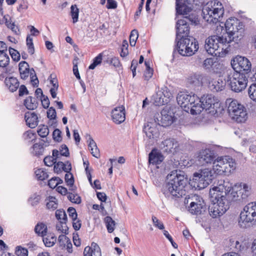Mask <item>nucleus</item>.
Listing matches in <instances>:
<instances>
[{"mask_svg":"<svg viewBox=\"0 0 256 256\" xmlns=\"http://www.w3.org/2000/svg\"><path fill=\"white\" fill-rule=\"evenodd\" d=\"M86 137L88 138V148L90 150V148H97L96 144V142L94 140L92 136L90 134H86Z\"/></svg>","mask_w":256,"mask_h":256,"instance_id":"62","label":"nucleus"},{"mask_svg":"<svg viewBox=\"0 0 256 256\" xmlns=\"http://www.w3.org/2000/svg\"><path fill=\"white\" fill-rule=\"evenodd\" d=\"M190 20L185 17L183 19L179 20L176 22V41L178 39L190 37V26L188 22Z\"/></svg>","mask_w":256,"mask_h":256,"instance_id":"14","label":"nucleus"},{"mask_svg":"<svg viewBox=\"0 0 256 256\" xmlns=\"http://www.w3.org/2000/svg\"><path fill=\"white\" fill-rule=\"evenodd\" d=\"M228 101L230 102H228V112L230 118L238 123L245 122L248 113L244 106L236 100H227L228 102Z\"/></svg>","mask_w":256,"mask_h":256,"instance_id":"6","label":"nucleus"},{"mask_svg":"<svg viewBox=\"0 0 256 256\" xmlns=\"http://www.w3.org/2000/svg\"><path fill=\"white\" fill-rule=\"evenodd\" d=\"M178 146V142L172 138H167L164 140L161 146L163 151L168 153L176 152Z\"/></svg>","mask_w":256,"mask_h":256,"instance_id":"19","label":"nucleus"},{"mask_svg":"<svg viewBox=\"0 0 256 256\" xmlns=\"http://www.w3.org/2000/svg\"><path fill=\"white\" fill-rule=\"evenodd\" d=\"M204 108L206 110H210L209 112L212 114H218L222 110L220 104L217 98H216L212 94L204 95L200 98Z\"/></svg>","mask_w":256,"mask_h":256,"instance_id":"10","label":"nucleus"},{"mask_svg":"<svg viewBox=\"0 0 256 256\" xmlns=\"http://www.w3.org/2000/svg\"><path fill=\"white\" fill-rule=\"evenodd\" d=\"M24 118L26 124L30 128H36L38 122V118L34 112H27L25 114Z\"/></svg>","mask_w":256,"mask_h":256,"instance_id":"22","label":"nucleus"},{"mask_svg":"<svg viewBox=\"0 0 256 256\" xmlns=\"http://www.w3.org/2000/svg\"><path fill=\"white\" fill-rule=\"evenodd\" d=\"M68 198L73 203L79 204L81 202V198L78 194L69 192Z\"/></svg>","mask_w":256,"mask_h":256,"instance_id":"51","label":"nucleus"},{"mask_svg":"<svg viewBox=\"0 0 256 256\" xmlns=\"http://www.w3.org/2000/svg\"><path fill=\"white\" fill-rule=\"evenodd\" d=\"M34 232L38 236L44 237L48 232L47 226L43 222H38L34 227Z\"/></svg>","mask_w":256,"mask_h":256,"instance_id":"29","label":"nucleus"},{"mask_svg":"<svg viewBox=\"0 0 256 256\" xmlns=\"http://www.w3.org/2000/svg\"><path fill=\"white\" fill-rule=\"evenodd\" d=\"M62 180L59 178H52L48 182V186L52 188H55L58 184L62 183Z\"/></svg>","mask_w":256,"mask_h":256,"instance_id":"53","label":"nucleus"},{"mask_svg":"<svg viewBox=\"0 0 256 256\" xmlns=\"http://www.w3.org/2000/svg\"><path fill=\"white\" fill-rule=\"evenodd\" d=\"M206 210V204L190 202L188 210L192 214L198 215L205 212Z\"/></svg>","mask_w":256,"mask_h":256,"instance_id":"25","label":"nucleus"},{"mask_svg":"<svg viewBox=\"0 0 256 256\" xmlns=\"http://www.w3.org/2000/svg\"><path fill=\"white\" fill-rule=\"evenodd\" d=\"M143 131L150 139L156 138L158 136V129L156 126H152V124H148L146 126H144Z\"/></svg>","mask_w":256,"mask_h":256,"instance_id":"27","label":"nucleus"},{"mask_svg":"<svg viewBox=\"0 0 256 256\" xmlns=\"http://www.w3.org/2000/svg\"><path fill=\"white\" fill-rule=\"evenodd\" d=\"M36 178L40 180H44L48 178V174L46 172L42 169H38L35 171Z\"/></svg>","mask_w":256,"mask_h":256,"instance_id":"45","label":"nucleus"},{"mask_svg":"<svg viewBox=\"0 0 256 256\" xmlns=\"http://www.w3.org/2000/svg\"><path fill=\"white\" fill-rule=\"evenodd\" d=\"M42 240L46 246L52 247L56 242V238L54 234H50L48 235L46 237L44 236Z\"/></svg>","mask_w":256,"mask_h":256,"instance_id":"34","label":"nucleus"},{"mask_svg":"<svg viewBox=\"0 0 256 256\" xmlns=\"http://www.w3.org/2000/svg\"><path fill=\"white\" fill-rule=\"evenodd\" d=\"M60 156H64L68 157L70 155L69 151L68 148L65 144H62L60 148Z\"/></svg>","mask_w":256,"mask_h":256,"instance_id":"64","label":"nucleus"},{"mask_svg":"<svg viewBox=\"0 0 256 256\" xmlns=\"http://www.w3.org/2000/svg\"><path fill=\"white\" fill-rule=\"evenodd\" d=\"M9 53L13 60L18 62L20 60V54L15 49L12 48H9Z\"/></svg>","mask_w":256,"mask_h":256,"instance_id":"54","label":"nucleus"},{"mask_svg":"<svg viewBox=\"0 0 256 256\" xmlns=\"http://www.w3.org/2000/svg\"><path fill=\"white\" fill-rule=\"evenodd\" d=\"M188 202H194L196 204H205L202 198L198 194H192L188 196V198H185L184 203L188 204Z\"/></svg>","mask_w":256,"mask_h":256,"instance_id":"35","label":"nucleus"},{"mask_svg":"<svg viewBox=\"0 0 256 256\" xmlns=\"http://www.w3.org/2000/svg\"><path fill=\"white\" fill-rule=\"evenodd\" d=\"M231 65L234 70L232 72H248L252 68L250 61L246 58L240 56H237L232 60Z\"/></svg>","mask_w":256,"mask_h":256,"instance_id":"12","label":"nucleus"},{"mask_svg":"<svg viewBox=\"0 0 256 256\" xmlns=\"http://www.w3.org/2000/svg\"><path fill=\"white\" fill-rule=\"evenodd\" d=\"M38 134L42 138H46L49 134V129L46 126H40L38 130Z\"/></svg>","mask_w":256,"mask_h":256,"instance_id":"44","label":"nucleus"},{"mask_svg":"<svg viewBox=\"0 0 256 256\" xmlns=\"http://www.w3.org/2000/svg\"><path fill=\"white\" fill-rule=\"evenodd\" d=\"M174 113L168 108H164L160 112V116L157 118L159 125L166 127L171 125L174 120Z\"/></svg>","mask_w":256,"mask_h":256,"instance_id":"16","label":"nucleus"},{"mask_svg":"<svg viewBox=\"0 0 256 256\" xmlns=\"http://www.w3.org/2000/svg\"><path fill=\"white\" fill-rule=\"evenodd\" d=\"M236 163L231 156H226L218 158L214 162L212 170L218 175L228 174L235 170Z\"/></svg>","mask_w":256,"mask_h":256,"instance_id":"7","label":"nucleus"},{"mask_svg":"<svg viewBox=\"0 0 256 256\" xmlns=\"http://www.w3.org/2000/svg\"><path fill=\"white\" fill-rule=\"evenodd\" d=\"M202 14L203 18L208 23L222 22L224 14L223 4L216 0L208 2L203 6Z\"/></svg>","mask_w":256,"mask_h":256,"instance_id":"3","label":"nucleus"},{"mask_svg":"<svg viewBox=\"0 0 256 256\" xmlns=\"http://www.w3.org/2000/svg\"><path fill=\"white\" fill-rule=\"evenodd\" d=\"M43 151V144L36 143L33 145L31 153L35 156H39L42 154Z\"/></svg>","mask_w":256,"mask_h":256,"instance_id":"39","label":"nucleus"},{"mask_svg":"<svg viewBox=\"0 0 256 256\" xmlns=\"http://www.w3.org/2000/svg\"><path fill=\"white\" fill-rule=\"evenodd\" d=\"M102 54H98L94 60L92 64L89 66L88 68L94 70L95 68L100 64L102 62Z\"/></svg>","mask_w":256,"mask_h":256,"instance_id":"49","label":"nucleus"},{"mask_svg":"<svg viewBox=\"0 0 256 256\" xmlns=\"http://www.w3.org/2000/svg\"><path fill=\"white\" fill-rule=\"evenodd\" d=\"M138 31L136 30H133L130 32V43L132 46H134L136 45V41L138 38Z\"/></svg>","mask_w":256,"mask_h":256,"instance_id":"47","label":"nucleus"},{"mask_svg":"<svg viewBox=\"0 0 256 256\" xmlns=\"http://www.w3.org/2000/svg\"><path fill=\"white\" fill-rule=\"evenodd\" d=\"M128 43L126 40H124L122 42V48L121 50L120 56L122 57H125L128 54Z\"/></svg>","mask_w":256,"mask_h":256,"instance_id":"56","label":"nucleus"},{"mask_svg":"<svg viewBox=\"0 0 256 256\" xmlns=\"http://www.w3.org/2000/svg\"><path fill=\"white\" fill-rule=\"evenodd\" d=\"M68 213L69 216L72 220H76L77 218V213L76 210L74 208L72 207H70L68 209Z\"/></svg>","mask_w":256,"mask_h":256,"instance_id":"63","label":"nucleus"},{"mask_svg":"<svg viewBox=\"0 0 256 256\" xmlns=\"http://www.w3.org/2000/svg\"><path fill=\"white\" fill-rule=\"evenodd\" d=\"M18 66L21 78L26 80L30 75L32 85L34 87H37L38 84V80L34 68L30 69L28 63L25 61L20 62Z\"/></svg>","mask_w":256,"mask_h":256,"instance_id":"11","label":"nucleus"},{"mask_svg":"<svg viewBox=\"0 0 256 256\" xmlns=\"http://www.w3.org/2000/svg\"><path fill=\"white\" fill-rule=\"evenodd\" d=\"M152 220L154 226L158 228L160 230H164V226L162 222L160 221L156 216H152Z\"/></svg>","mask_w":256,"mask_h":256,"instance_id":"60","label":"nucleus"},{"mask_svg":"<svg viewBox=\"0 0 256 256\" xmlns=\"http://www.w3.org/2000/svg\"><path fill=\"white\" fill-rule=\"evenodd\" d=\"M216 58H208L203 62L202 66L205 70H210Z\"/></svg>","mask_w":256,"mask_h":256,"instance_id":"52","label":"nucleus"},{"mask_svg":"<svg viewBox=\"0 0 256 256\" xmlns=\"http://www.w3.org/2000/svg\"><path fill=\"white\" fill-rule=\"evenodd\" d=\"M56 217L60 222L65 223L67 220L66 212L63 210H58L56 212Z\"/></svg>","mask_w":256,"mask_h":256,"instance_id":"42","label":"nucleus"},{"mask_svg":"<svg viewBox=\"0 0 256 256\" xmlns=\"http://www.w3.org/2000/svg\"><path fill=\"white\" fill-rule=\"evenodd\" d=\"M168 182L165 186V190L172 196L179 198L184 194V188L187 184V180L184 174H178L176 171L167 176Z\"/></svg>","mask_w":256,"mask_h":256,"instance_id":"4","label":"nucleus"},{"mask_svg":"<svg viewBox=\"0 0 256 256\" xmlns=\"http://www.w3.org/2000/svg\"><path fill=\"white\" fill-rule=\"evenodd\" d=\"M60 223L58 224H57L56 225V229L60 231V232L67 234V232L68 231V228L66 226V222L64 223H62L61 222H60Z\"/></svg>","mask_w":256,"mask_h":256,"instance_id":"57","label":"nucleus"},{"mask_svg":"<svg viewBox=\"0 0 256 256\" xmlns=\"http://www.w3.org/2000/svg\"><path fill=\"white\" fill-rule=\"evenodd\" d=\"M196 99V96L193 94L191 95L188 92H179L176 97L178 104L185 112H188L189 107Z\"/></svg>","mask_w":256,"mask_h":256,"instance_id":"13","label":"nucleus"},{"mask_svg":"<svg viewBox=\"0 0 256 256\" xmlns=\"http://www.w3.org/2000/svg\"><path fill=\"white\" fill-rule=\"evenodd\" d=\"M44 162L46 166H51L56 162V160L52 156H47L44 158Z\"/></svg>","mask_w":256,"mask_h":256,"instance_id":"59","label":"nucleus"},{"mask_svg":"<svg viewBox=\"0 0 256 256\" xmlns=\"http://www.w3.org/2000/svg\"><path fill=\"white\" fill-rule=\"evenodd\" d=\"M164 160L162 155L159 152L153 150L149 154L148 161L152 164H159Z\"/></svg>","mask_w":256,"mask_h":256,"instance_id":"26","label":"nucleus"},{"mask_svg":"<svg viewBox=\"0 0 256 256\" xmlns=\"http://www.w3.org/2000/svg\"><path fill=\"white\" fill-rule=\"evenodd\" d=\"M15 253L17 256H28V250L26 248L21 246H17L16 248Z\"/></svg>","mask_w":256,"mask_h":256,"instance_id":"55","label":"nucleus"},{"mask_svg":"<svg viewBox=\"0 0 256 256\" xmlns=\"http://www.w3.org/2000/svg\"><path fill=\"white\" fill-rule=\"evenodd\" d=\"M234 187L238 191H235L228 182L221 180L218 186L210 190L211 204L208 212L211 217L220 216L229 208L231 202L238 200L239 196L242 200H246L252 194V186L249 184L237 183Z\"/></svg>","mask_w":256,"mask_h":256,"instance_id":"1","label":"nucleus"},{"mask_svg":"<svg viewBox=\"0 0 256 256\" xmlns=\"http://www.w3.org/2000/svg\"><path fill=\"white\" fill-rule=\"evenodd\" d=\"M111 114L113 122L116 124L122 123L126 119L125 109L122 106L115 108L112 110Z\"/></svg>","mask_w":256,"mask_h":256,"instance_id":"18","label":"nucleus"},{"mask_svg":"<svg viewBox=\"0 0 256 256\" xmlns=\"http://www.w3.org/2000/svg\"><path fill=\"white\" fill-rule=\"evenodd\" d=\"M188 40H190L188 47L192 48V53L194 54L198 49V42L195 38L192 36L188 37Z\"/></svg>","mask_w":256,"mask_h":256,"instance_id":"48","label":"nucleus"},{"mask_svg":"<svg viewBox=\"0 0 256 256\" xmlns=\"http://www.w3.org/2000/svg\"><path fill=\"white\" fill-rule=\"evenodd\" d=\"M214 158L213 151L206 148L199 152L197 158L200 164L204 165L208 164H214L216 161L214 160Z\"/></svg>","mask_w":256,"mask_h":256,"instance_id":"17","label":"nucleus"},{"mask_svg":"<svg viewBox=\"0 0 256 256\" xmlns=\"http://www.w3.org/2000/svg\"><path fill=\"white\" fill-rule=\"evenodd\" d=\"M226 80L232 90L235 92L244 90L248 84V78L244 74L232 70L228 72Z\"/></svg>","mask_w":256,"mask_h":256,"instance_id":"8","label":"nucleus"},{"mask_svg":"<svg viewBox=\"0 0 256 256\" xmlns=\"http://www.w3.org/2000/svg\"><path fill=\"white\" fill-rule=\"evenodd\" d=\"M176 11L180 14H186L191 8L184 3V0H176Z\"/></svg>","mask_w":256,"mask_h":256,"instance_id":"28","label":"nucleus"},{"mask_svg":"<svg viewBox=\"0 0 256 256\" xmlns=\"http://www.w3.org/2000/svg\"><path fill=\"white\" fill-rule=\"evenodd\" d=\"M4 18L5 20V24L8 28H10L16 34H19L20 32L18 28V27L16 26L14 22H12L9 16H5L4 17Z\"/></svg>","mask_w":256,"mask_h":256,"instance_id":"33","label":"nucleus"},{"mask_svg":"<svg viewBox=\"0 0 256 256\" xmlns=\"http://www.w3.org/2000/svg\"><path fill=\"white\" fill-rule=\"evenodd\" d=\"M23 138L25 140L28 142H34L36 140V134L32 132V130H29L23 134Z\"/></svg>","mask_w":256,"mask_h":256,"instance_id":"40","label":"nucleus"},{"mask_svg":"<svg viewBox=\"0 0 256 256\" xmlns=\"http://www.w3.org/2000/svg\"><path fill=\"white\" fill-rule=\"evenodd\" d=\"M256 223V202L248 204L241 211L238 220L239 226L246 228L249 224Z\"/></svg>","mask_w":256,"mask_h":256,"instance_id":"9","label":"nucleus"},{"mask_svg":"<svg viewBox=\"0 0 256 256\" xmlns=\"http://www.w3.org/2000/svg\"><path fill=\"white\" fill-rule=\"evenodd\" d=\"M192 104L191 106L189 107V110L186 112H190L192 114H199L204 109L200 99L197 96L195 102Z\"/></svg>","mask_w":256,"mask_h":256,"instance_id":"24","label":"nucleus"},{"mask_svg":"<svg viewBox=\"0 0 256 256\" xmlns=\"http://www.w3.org/2000/svg\"><path fill=\"white\" fill-rule=\"evenodd\" d=\"M162 92L160 91L156 94V96L158 97L160 96V97H158V100H156V102H158V104H164V98H162L161 93H162L164 96L166 98H170L172 97V94L168 90V88L166 87L162 88ZM156 98L157 100L158 99V98Z\"/></svg>","mask_w":256,"mask_h":256,"instance_id":"31","label":"nucleus"},{"mask_svg":"<svg viewBox=\"0 0 256 256\" xmlns=\"http://www.w3.org/2000/svg\"><path fill=\"white\" fill-rule=\"evenodd\" d=\"M208 80L206 75L200 74H194L190 76L188 78V82L194 86H202V84Z\"/></svg>","mask_w":256,"mask_h":256,"instance_id":"20","label":"nucleus"},{"mask_svg":"<svg viewBox=\"0 0 256 256\" xmlns=\"http://www.w3.org/2000/svg\"><path fill=\"white\" fill-rule=\"evenodd\" d=\"M222 64H220V62L218 60L217 58H216L213 63L210 70L216 74L220 73V72L221 70L222 69Z\"/></svg>","mask_w":256,"mask_h":256,"instance_id":"46","label":"nucleus"},{"mask_svg":"<svg viewBox=\"0 0 256 256\" xmlns=\"http://www.w3.org/2000/svg\"><path fill=\"white\" fill-rule=\"evenodd\" d=\"M24 105L26 108L30 110L36 109L38 106V102L36 98L29 96L24 100Z\"/></svg>","mask_w":256,"mask_h":256,"instance_id":"30","label":"nucleus"},{"mask_svg":"<svg viewBox=\"0 0 256 256\" xmlns=\"http://www.w3.org/2000/svg\"><path fill=\"white\" fill-rule=\"evenodd\" d=\"M65 182L67 184V185L70 186H72L74 183V179L73 175L70 172L66 174L64 176Z\"/></svg>","mask_w":256,"mask_h":256,"instance_id":"58","label":"nucleus"},{"mask_svg":"<svg viewBox=\"0 0 256 256\" xmlns=\"http://www.w3.org/2000/svg\"><path fill=\"white\" fill-rule=\"evenodd\" d=\"M46 206L48 209L54 210L58 207L56 198L52 196H49L46 199Z\"/></svg>","mask_w":256,"mask_h":256,"instance_id":"37","label":"nucleus"},{"mask_svg":"<svg viewBox=\"0 0 256 256\" xmlns=\"http://www.w3.org/2000/svg\"><path fill=\"white\" fill-rule=\"evenodd\" d=\"M4 84L6 87L11 92L16 91L20 86L18 80L14 76L6 77L4 80Z\"/></svg>","mask_w":256,"mask_h":256,"instance_id":"23","label":"nucleus"},{"mask_svg":"<svg viewBox=\"0 0 256 256\" xmlns=\"http://www.w3.org/2000/svg\"><path fill=\"white\" fill-rule=\"evenodd\" d=\"M214 178V174L212 170L210 168L202 169L194 174L190 184L195 189L201 190L207 187Z\"/></svg>","mask_w":256,"mask_h":256,"instance_id":"5","label":"nucleus"},{"mask_svg":"<svg viewBox=\"0 0 256 256\" xmlns=\"http://www.w3.org/2000/svg\"><path fill=\"white\" fill-rule=\"evenodd\" d=\"M104 222L106 224L108 232L109 233L112 232L115 228V221L110 216H107L104 218Z\"/></svg>","mask_w":256,"mask_h":256,"instance_id":"32","label":"nucleus"},{"mask_svg":"<svg viewBox=\"0 0 256 256\" xmlns=\"http://www.w3.org/2000/svg\"><path fill=\"white\" fill-rule=\"evenodd\" d=\"M249 98L254 102H256V83L252 84L248 88Z\"/></svg>","mask_w":256,"mask_h":256,"instance_id":"43","label":"nucleus"},{"mask_svg":"<svg viewBox=\"0 0 256 256\" xmlns=\"http://www.w3.org/2000/svg\"><path fill=\"white\" fill-rule=\"evenodd\" d=\"M79 14V10L76 5H72L70 7V16L72 19L73 23H76L78 21Z\"/></svg>","mask_w":256,"mask_h":256,"instance_id":"41","label":"nucleus"},{"mask_svg":"<svg viewBox=\"0 0 256 256\" xmlns=\"http://www.w3.org/2000/svg\"><path fill=\"white\" fill-rule=\"evenodd\" d=\"M176 42V50L182 56H190L193 55L192 48H189L188 38L178 39Z\"/></svg>","mask_w":256,"mask_h":256,"instance_id":"15","label":"nucleus"},{"mask_svg":"<svg viewBox=\"0 0 256 256\" xmlns=\"http://www.w3.org/2000/svg\"><path fill=\"white\" fill-rule=\"evenodd\" d=\"M32 41V38L30 36H28L26 40V45L28 48V52L31 54H32L34 52V48Z\"/></svg>","mask_w":256,"mask_h":256,"instance_id":"50","label":"nucleus"},{"mask_svg":"<svg viewBox=\"0 0 256 256\" xmlns=\"http://www.w3.org/2000/svg\"><path fill=\"white\" fill-rule=\"evenodd\" d=\"M226 32L222 36H212L206 39L204 48L212 56L223 57L230 50V44H236L244 36L243 24L235 18H228L224 24Z\"/></svg>","mask_w":256,"mask_h":256,"instance_id":"2","label":"nucleus"},{"mask_svg":"<svg viewBox=\"0 0 256 256\" xmlns=\"http://www.w3.org/2000/svg\"><path fill=\"white\" fill-rule=\"evenodd\" d=\"M61 131L58 129H55L53 132L52 136L54 140L56 142H60L62 140V136H61Z\"/></svg>","mask_w":256,"mask_h":256,"instance_id":"61","label":"nucleus"},{"mask_svg":"<svg viewBox=\"0 0 256 256\" xmlns=\"http://www.w3.org/2000/svg\"><path fill=\"white\" fill-rule=\"evenodd\" d=\"M10 63V58L7 52L0 51V67L6 68Z\"/></svg>","mask_w":256,"mask_h":256,"instance_id":"36","label":"nucleus"},{"mask_svg":"<svg viewBox=\"0 0 256 256\" xmlns=\"http://www.w3.org/2000/svg\"><path fill=\"white\" fill-rule=\"evenodd\" d=\"M226 82L222 78H218V80H212L209 82L208 88L214 92L222 91L224 88Z\"/></svg>","mask_w":256,"mask_h":256,"instance_id":"21","label":"nucleus"},{"mask_svg":"<svg viewBox=\"0 0 256 256\" xmlns=\"http://www.w3.org/2000/svg\"><path fill=\"white\" fill-rule=\"evenodd\" d=\"M47 116L48 118L50 119V121L48 122L49 124H51L52 125L53 123L56 124V112L55 109L53 107H50L47 112Z\"/></svg>","mask_w":256,"mask_h":256,"instance_id":"38","label":"nucleus"}]
</instances>
